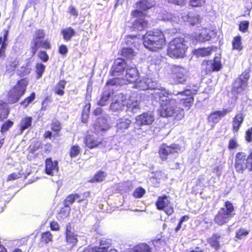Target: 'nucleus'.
Here are the masks:
<instances>
[{"mask_svg":"<svg viewBox=\"0 0 252 252\" xmlns=\"http://www.w3.org/2000/svg\"><path fill=\"white\" fill-rule=\"evenodd\" d=\"M153 94L160 102V107L158 110L160 116L166 118L172 117L178 121L182 120L185 116L184 109L179 105L182 104L189 110L193 102L191 91L189 90L179 93V96L177 98H172L171 94L162 88L155 89Z\"/></svg>","mask_w":252,"mask_h":252,"instance_id":"1","label":"nucleus"},{"mask_svg":"<svg viewBox=\"0 0 252 252\" xmlns=\"http://www.w3.org/2000/svg\"><path fill=\"white\" fill-rule=\"evenodd\" d=\"M143 45L152 51H158L165 44V38L163 32L158 30L149 31L143 36Z\"/></svg>","mask_w":252,"mask_h":252,"instance_id":"2","label":"nucleus"},{"mask_svg":"<svg viewBox=\"0 0 252 252\" xmlns=\"http://www.w3.org/2000/svg\"><path fill=\"white\" fill-rule=\"evenodd\" d=\"M139 102L134 96L126 98V96L123 94L115 95L111 100V110L117 111L122 109L125 106L135 112V110L139 109Z\"/></svg>","mask_w":252,"mask_h":252,"instance_id":"3","label":"nucleus"},{"mask_svg":"<svg viewBox=\"0 0 252 252\" xmlns=\"http://www.w3.org/2000/svg\"><path fill=\"white\" fill-rule=\"evenodd\" d=\"M28 84L29 80L27 78H23L18 80L16 85L8 92L7 94L8 103L13 104L18 102L25 94Z\"/></svg>","mask_w":252,"mask_h":252,"instance_id":"4","label":"nucleus"},{"mask_svg":"<svg viewBox=\"0 0 252 252\" xmlns=\"http://www.w3.org/2000/svg\"><path fill=\"white\" fill-rule=\"evenodd\" d=\"M46 34L43 29H39L35 30L32 40L31 47L32 55L34 56L39 48L50 50L52 48L50 42L48 39L44 40Z\"/></svg>","mask_w":252,"mask_h":252,"instance_id":"5","label":"nucleus"},{"mask_svg":"<svg viewBox=\"0 0 252 252\" xmlns=\"http://www.w3.org/2000/svg\"><path fill=\"white\" fill-rule=\"evenodd\" d=\"M188 48L185 40L182 38H176L169 45L167 53L172 58H183Z\"/></svg>","mask_w":252,"mask_h":252,"instance_id":"6","label":"nucleus"},{"mask_svg":"<svg viewBox=\"0 0 252 252\" xmlns=\"http://www.w3.org/2000/svg\"><path fill=\"white\" fill-rule=\"evenodd\" d=\"M234 167L240 173L247 169L252 171V152L249 156L243 152L237 153L235 157Z\"/></svg>","mask_w":252,"mask_h":252,"instance_id":"7","label":"nucleus"},{"mask_svg":"<svg viewBox=\"0 0 252 252\" xmlns=\"http://www.w3.org/2000/svg\"><path fill=\"white\" fill-rule=\"evenodd\" d=\"M234 207L231 203L226 201L225 207L221 208L215 216L214 221L220 225L227 223L229 219L233 216Z\"/></svg>","mask_w":252,"mask_h":252,"instance_id":"8","label":"nucleus"},{"mask_svg":"<svg viewBox=\"0 0 252 252\" xmlns=\"http://www.w3.org/2000/svg\"><path fill=\"white\" fill-rule=\"evenodd\" d=\"M137 71L136 68L133 66L129 67L127 66L125 73V76L122 79L116 78L111 79V86L114 85H123L127 83L135 82L137 80Z\"/></svg>","mask_w":252,"mask_h":252,"instance_id":"9","label":"nucleus"},{"mask_svg":"<svg viewBox=\"0 0 252 252\" xmlns=\"http://www.w3.org/2000/svg\"><path fill=\"white\" fill-rule=\"evenodd\" d=\"M250 70H246L233 83L232 91L236 94H241L247 88L250 78Z\"/></svg>","mask_w":252,"mask_h":252,"instance_id":"10","label":"nucleus"},{"mask_svg":"<svg viewBox=\"0 0 252 252\" xmlns=\"http://www.w3.org/2000/svg\"><path fill=\"white\" fill-rule=\"evenodd\" d=\"M188 71L181 66L174 65L171 68V77L176 83L183 84L188 79Z\"/></svg>","mask_w":252,"mask_h":252,"instance_id":"11","label":"nucleus"},{"mask_svg":"<svg viewBox=\"0 0 252 252\" xmlns=\"http://www.w3.org/2000/svg\"><path fill=\"white\" fill-rule=\"evenodd\" d=\"M180 151V147L177 144H171L167 146L165 144H162L159 147L158 154L162 160H166L168 157L177 154Z\"/></svg>","mask_w":252,"mask_h":252,"instance_id":"12","label":"nucleus"},{"mask_svg":"<svg viewBox=\"0 0 252 252\" xmlns=\"http://www.w3.org/2000/svg\"><path fill=\"white\" fill-rule=\"evenodd\" d=\"M50 128L51 131L47 130L43 134V138L52 140L56 139L61 136L60 132L62 129V125L59 120L52 121L50 124Z\"/></svg>","mask_w":252,"mask_h":252,"instance_id":"13","label":"nucleus"},{"mask_svg":"<svg viewBox=\"0 0 252 252\" xmlns=\"http://www.w3.org/2000/svg\"><path fill=\"white\" fill-rule=\"evenodd\" d=\"M156 206L158 209L163 210L167 215H171L174 212L173 207L170 204L168 197L166 195L158 198Z\"/></svg>","mask_w":252,"mask_h":252,"instance_id":"14","label":"nucleus"},{"mask_svg":"<svg viewBox=\"0 0 252 252\" xmlns=\"http://www.w3.org/2000/svg\"><path fill=\"white\" fill-rule=\"evenodd\" d=\"M59 162L52 158H47L45 160L44 172L47 175L53 176L59 171Z\"/></svg>","mask_w":252,"mask_h":252,"instance_id":"15","label":"nucleus"},{"mask_svg":"<svg viewBox=\"0 0 252 252\" xmlns=\"http://www.w3.org/2000/svg\"><path fill=\"white\" fill-rule=\"evenodd\" d=\"M155 3L154 2H149L148 0H139L136 4V9L133 11L132 14L134 17L143 16V12L152 7Z\"/></svg>","mask_w":252,"mask_h":252,"instance_id":"16","label":"nucleus"},{"mask_svg":"<svg viewBox=\"0 0 252 252\" xmlns=\"http://www.w3.org/2000/svg\"><path fill=\"white\" fill-rule=\"evenodd\" d=\"M65 235L66 244L69 248L72 249L76 246L78 240L77 235L71 231V225L70 223L66 224Z\"/></svg>","mask_w":252,"mask_h":252,"instance_id":"17","label":"nucleus"},{"mask_svg":"<svg viewBox=\"0 0 252 252\" xmlns=\"http://www.w3.org/2000/svg\"><path fill=\"white\" fill-rule=\"evenodd\" d=\"M135 124L139 126L150 125L154 121L155 118L153 113H144L137 116L136 118Z\"/></svg>","mask_w":252,"mask_h":252,"instance_id":"18","label":"nucleus"},{"mask_svg":"<svg viewBox=\"0 0 252 252\" xmlns=\"http://www.w3.org/2000/svg\"><path fill=\"white\" fill-rule=\"evenodd\" d=\"M232 109L228 108L222 110L216 111L211 113L208 118V121L214 124L218 123L221 118L224 117L227 113L230 112Z\"/></svg>","mask_w":252,"mask_h":252,"instance_id":"19","label":"nucleus"},{"mask_svg":"<svg viewBox=\"0 0 252 252\" xmlns=\"http://www.w3.org/2000/svg\"><path fill=\"white\" fill-rule=\"evenodd\" d=\"M94 132L105 131L109 129L107 119L104 117L98 118L97 121L93 125Z\"/></svg>","mask_w":252,"mask_h":252,"instance_id":"20","label":"nucleus"},{"mask_svg":"<svg viewBox=\"0 0 252 252\" xmlns=\"http://www.w3.org/2000/svg\"><path fill=\"white\" fill-rule=\"evenodd\" d=\"M101 143V140L99 139L95 138L93 135L90 134H87L84 139V143L90 149L96 148Z\"/></svg>","mask_w":252,"mask_h":252,"instance_id":"21","label":"nucleus"},{"mask_svg":"<svg viewBox=\"0 0 252 252\" xmlns=\"http://www.w3.org/2000/svg\"><path fill=\"white\" fill-rule=\"evenodd\" d=\"M134 87L141 90L147 89H154V86L152 81L149 78H143L142 80L137 82Z\"/></svg>","mask_w":252,"mask_h":252,"instance_id":"22","label":"nucleus"},{"mask_svg":"<svg viewBox=\"0 0 252 252\" xmlns=\"http://www.w3.org/2000/svg\"><path fill=\"white\" fill-rule=\"evenodd\" d=\"M184 21H188L191 25H195L199 24L201 22V19L198 15L193 14L189 13L187 15L182 17Z\"/></svg>","mask_w":252,"mask_h":252,"instance_id":"23","label":"nucleus"},{"mask_svg":"<svg viewBox=\"0 0 252 252\" xmlns=\"http://www.w3.org/2000/svg\"><path fill=\"white\" fill-rule=\"evenodd\" d=\"M126 63L123 59H118L116 60L113 66V73L111 75L116 76L115 73H120L125 68Z\"/></svg>","mask_w":252,"mask_h":252,"instance_id":"24","label":"nucleus"},{"mask_svg":"<svg viewBox=\"0 0 252 252\" xmlns=\"http://www.w3.org/2000/svg\"><path fill=\"white\" fill-rule=\"evenodd\" d=\"M61 32L63 39L66 41H70L76 35L75 30L71 27L62 29Z\"/></svg>","mask_w":252,"mask_h":252,"instance_id":"25","label":"nucleus"},{"mask_svg":"<svg viewBox=\"0 0 252 252\" xmlns=\"http://www.w3.org/2000/svg\"><path fill=\"white\" fill-rule=\"evenodd\" d=\"M243 121L244 116L242 113H238L235 116L232 122L233 130L234 132L238 131Z\"/></svg>","mask_w":252,"mask_h":252,"instance_id":"26","label":"nucleus"},{"mask_svg":"<svg viewBox=\"0 0 252 252\" xmlns=\"http://www.w3.org/2000/svg\"><path fill=\"white\" fill-rule=\"evenodd\" d=\"M195 38L197 41L204 42L209 40L211 36L206 29H202L199 32L196 33Z\"/></svg>","mask_w":252,"mask_h":252,"instance_id":"27","label":"nucleus"},{"mask_svg":"<svg viewBox=\"0 0 252 252\" xmlns=\"http://www.w3.org/2000/svg\"><path fill=\"white\" fill-rule=\"evenodd\" d=\"M66 84V82L65 80L62 79L59 80L53 89L55 94L59 96H63L64 94V90Z\"/></svg>","mask_w":252,"mask_h":252,"instance_id":"28","label":"nucleus"},{"mask_svg":"<svg viewBox=\"0 0 252 252\" xmlns=\"http://www.w3.org/2000/svg\"><path fill=\"white\" fill-rule=\"evenodd\" d=\"M70 211V207L64 206L57 213V219L60 221L63 220L69 216Z\"/></svg>","mask_w":252,"mask_h":252,"instance_id":"29","label":"nucleus"},{"mask_svg":"<svg viewBox=\"0 0 252 252\" xmlns=\"http://www.w3.org/2000/svg\"><path fill=\"white\" fill-rule=\"evenodd\" d=\"M32 117H26L22 119L20 124V133L32 126Z\"/></svg>","mask_w":252,"mask_h":252,"instance_id":"30","label":"nucleus"},{"mask_svg":"<svg viewBox=\"0 0 252 252\" xmlns=\"http://www.w3.org/2000/svg\"><path fill=\"white\" fill-rule=\"evenodd\" d=\"M10 112L9 109L5 102L0 100V121L6 119Z\"/></svg>","mask_w":252,"mask_h":252,"instance_id":"31","label":"nucleus"},{"mask_svg":"<svg viewBox=\"0 0 252 252\" xmlns=\"http://www.w3.org/2000/svg\"><path fill=\"white\" fill-rule=\"evenodd\" d=\"M91 103L88 102L83 106L81 113V121L83 123H86L89 116L91 110Z\"/></svg>","mask_w":252,"mask_h":252,"instance_id":"32","label":"nucleus"},{"mask_svg":"<svg viewBox=\"0 0 252 252\" xmlns=\"http://www.w3.org/2000/svg\"><path fill=\"white\" fill-rule=\"evenodd\" d=\"M106 175L107 174L104 171H98L93 177L89 179V182L93 183L102 182L105 180Z\"/></svg>","mask_w":252,"mask_h":252,"instance_id":"33","label":"nucleus"},{"mask_svg":"<svg viewBox=\"0 0 252 252\" xmlns=\"http://www.w3.org/2000/svg\"><path fill=\"white\" fill-rule=\"evenodd\" d=\"M36 94L34 92L31 93L29 96L25 98L20 102V104L23 106L24 109L28 108L30 104L32 103L35 99Z\"/></svg>","mask_w":252,"mask_h":252,"instance_id":"34","label":"nucleus"},{"mask_svg":"<svg viewBox=\"0 0 252 252\" xmlns=\"http://www.w3.org/2000/svg\"><path fill=\"white\" fill-rule=\"evenodd\" d=\"M136 54V53L131 48H123L121 51V55L130 60H132Z\"/></svg>","mask_w":252,"mask_h":252,"instance_id":"35","label":"nucleus"},{"mask_svg":"<svg viewBox=\"0 0 252 252\" xmlns=\"http://www.w3.org/2000/svg\"><path fill=\"white\" fill-rule=\"evenodd\" d=\"M110 96V92L109 90H105L102 93L100 98L97 102L99 106H104L106 104L107 101Z\"/></svg>","mask_w":252,"mask_h":252,"instance_id":"36","label":"nucleus"},{"mask_svg":"<svg viewBox=\"0 0 252 252\" xmlns=\"http://www.w3.org/2000/svg\"><path fill=\"white\" fill-rule=\"evenodd\" d=\"M131 124V121L128 119H121L117 124V128L118 130L123 131L128 128Z\"/></svg>","mask_w":252,"mask_h":252,"instance_id":"37","label":"nucleus"},{"mask_svg":"<svg viewBox=\"0 0 252 252\" xmlns=\"http://www.w3.org/2000/svg\"><path fill=\"white\" fill-rule=\"evenodd\" d=\"M75 200H77V202L79 203L82 202L84 201H87L88 202L87 198H89L91 195V191H87L82 194V197L81 195L77 193H73Z\"/></svg>","mask_w":252,"mask_h":252,"instance_id":"38","label":"nucleus"},{"mask_svg":"<svg viewBox=\"0 0 252 252\" xmlns=\"http://www.w3.org/2000/svg\"><path fill=\"white\" fill-rule=\"evenodd\" d=\"M220 238V236L218 234H214L211 238H210L208 241L212 247L215 250L219 249L220 247L219 242L218 240Z\"/></svg>","mask_w":252,"mask_h":252,"instance_id":"39","label":"nucleus"},{"mask_svg":"<svg viewBox=\"0 0 252 252\" xmlns=\"http://www.w3.org/2000/svg\"><path fill=\"white\" fill-rule=\"evenodd\" d=\"M46 66L41 63H37L35 65V72L37 78L42 77L45 72Z\"/></svg>","mask_w":252,"mask_h":252,"instance_id":"40","label":"nucleus"},{"mask_svg":"<svg viewBox=\"0 0 252 252\" xmlns=\"http://www.w3.org/2000/svg\"><path fill=\"white\" fill-rule=\"evenodd\" d=\"M53 241V235L49 231H47L44 232H42L41 234V238H40V242L48 244L49 242Z\"/></svg>","mask_w":252,"mask_h":252,"instance_id":"41","label":"nucleus"},{"mask_svg":"<svg viewBox=\"0 0 252 252\" xmlns=\"http://www.w3.org/2000/svg\"><path fill=\"white\" fill-rule=\"evenodd\" d=\"M232 49L233 50H237L241 51L243 49V46L241 42V37L240 35H238L233 39L232 40Z\"/></svg>","mask_w":252,"mask_h":252,"instance_id":"42","label":"nucleus"},{"mask_svg":"<svg viewBox=\"0 0 252 252\" xmlns=\"http://www.w3.org/2000/svg\"><path fill=\"white\" fill-rule=\"evenodd\" d=\"M41 147V142L38 140H34L29 145L28 151L29 153L34 154Z\"/></svg>","mask_w":252,"mask_h":252,"instance_id":"43","label":"nucleus"},{"mask_svg":"<svg viewBox=\"0 0 252 252\" xmlns=\"http://www.w3.org/2000/svg\"><path fill=\"white\" fill-rule=\"evenodd\" d=\"M81 152V148L78 145H72L71 146L69 154L71 158H74L78 156Z\"/></svg>","mask_w":252,"mask_h":252,"instance_id":"44","label":"nucleus"},{"mask_svg":"<svg viewBox=\"0 0 252 252\" xmlns=\"http://www.w3.org/2000/svg\"><path fill=\"white\" fill-rule=\"evenodd\" d=\"M147 22L142 18H140L135 20L133 27L134 28L137 29L139 31H142L145 28L147 27Z\"/></svg>","mask_w":252,"mask_h":252,"instance_id":"45","label":"nucleus"},{"mask_svg":"<svg viewBox=\"0 0 252 252\" xmlns=\"http://www.w3.org/2000/svg\"><path fill=\"white\" fill-rule=\"evenodd\" d=\"M213 49L212 47L199 49L196 51V54L198 56H207L212 54Z\"/></svg>","mask_w":252,"mask_h":252,"instance_id":"46","label":"nucleus"},{"mask_svg":"<svg viewBox=\"0 0 252 252\" xmlns=\"http://www.w3.org/2000/svg\"><path fill=\"white\" fill-rule=\"evenodd\" d=\"M210 64L212 66V71L219 70L221 67L220 59L219 57L215 58L214 61L212 62H210Z\"/></svg>","mask_w":252,"mask_h":252,"instance_id":"47","label":"nucleus"},{"mask_svg":"<svg viewBox=\"0 0 252 252\" xmlns=\"http://www.w3.org/2000/svg\"><path fill=\"white\" fill-rule=\"evenodd\" d=\"M133 252H151V250L147 244H141L134 247Z\"/></svg>","mask_w":252,"mask_h":252,"instance_id":"48","label":"nucleus"},{"mask_svg":"<svg viewBox=\"0 0 252 252\" xmlns=\"http://www.w3.org/2000/svg\"><path fill=\"white\" fill-rule=\"evenodd\" d=\"M75 201V198L73 193L68 194L63 201L64 206L70 207V205H72Z\"/></svg>","mask_w":252,"mask_h":252,"instance_id":"49","label":"nucleus"},{"mask_svg":"<svg viewBox=\"0 0 252 252\" xmlns=\"http://www.w3.org/2000/svg\"><path fill=\"white\" fill-rule=\"evenodd\" d=\"M14 123L10 120H8L5 122L1 126L0 132L3 133L6 132L12 126Z\"/></svg>","mask_w":252,"mask_h":252,"instance_id":"50","label":"nucleus"},{"mask_svg":"<svg viewBox=\"0 0 252 252\" xmlns=\"http://www.w3.org/2000/svg\"><path fill=\"white\" fill-rule=\"evenodd\" d=\"M9 34V30L8 29H4L3 30V36H0V46L3 43L4 44L5 47H7V41L8 40V36Z\"/></svg>","mask_w":252,"mask_h":252,"instance_id":"51","label":"nucleus"},{"mask_svg":"<svg viewBox=\"0 0 252 252\" xmlns=\"http://www.w3.org/2000/svg\"><path fill=\"white\" fill-rule=\"evenodd\" d=\"M38 58L43 62H47L49 59V55L44 50H40L37 55Z\"/></svg>","mask_w":252,"mask_h":252,"instance_id":"52","label":"nucleus"},{"mask_svg":"<svg viewBox=\"0 0 252 252\" xmlns=\"http://www.w3.org/2000/svg\"><path fill=\"white\" fill-rule=\"evenodd\" d=\"M23 175V173H20V172L12 173L8 176V177L6 179V181L9 182L11 181H14V180H17L18 179L21 178L22 177Z\"/></svg>","mask_w":252,"mask_h":252,"instance_id":"53","label":"nucleus"},{"mask_svg":"<svg viewBox=\"0 0 252 252\" xmlns=\"http://www.w3.org/2000/svg\"><path fill=\"white\" fill-rule=\"evenodd\" d=\"M18 63L19 62L16 60L10 62L6 66L7 71L11 72L15 70L18 65Z\"/></svg>","mask_w":252,"mask_h":252,"instance_id":"54","label":"nucleus"},{"mask_svg":"<svg viewBox=\"0 0 252 252\" xmlns=\"http://www.w3.org/2000/svg\"><path fill=\"white\" fill-rule=\"evenodd\" d=\"M31 70V69L27 66H22L21 67L20 70L18 73V75L21 77L27 75L30 73Z\"/></svg>","mask_w":252,"mask_h":252,"instance_id":"55","label":"nucleus"},{"mask_svg":"<svg viewBox=\"0 0 252 252\" xmlns=\"http://www.w3.org/2000/svg\"><path fill=\"white\" fill-rule=\"evenodd\" d=\"M145 193V190L142 188L136 189L134 191L133 195L135 198H141Z\"/></svg>","mask_w":252,"mask_h":252,"instance_id":"56","label":"nucleus"},{"mask_svg":"<svg viewBox=\"0 0 252 252\" xmlns=\"http://www.w3.org/2000/svg\"><path fill=\"white\" fill-rule=\"evenodd\" d=\"M249 26V22L247 21H244L240 22L239 24V30L243 32H245L247 31Z\"/></svg>","mask_w":252,"mask_h":252,"instance_id":"57","label":"nucleus"},{"mask_svg":"<svg viewBox=\"0 0 252 252\" xmlns=\"http://www.w3.org/2000/svg\"><path fill=\"white\" fill-rule=\"evenodd\" d=\"M205 1L206 0H190L189 3L193 7L202 6Z\"/></svg>","mask_w":252,"mask_h":252,"instance_id":"58","label":"nucleus"},{"mask_svg":"<svg viewBox=\"0 0 252 252\" xmlns=\"http://www.w3.org/2000/svg\"><path fill=\"white\" fill-rule=\"evenodd\" d=\"M68 12L70 15V16H73L74 18H76L78 16V12L77 11V9L74 6H69L68 7Z\"/></svg>","mask_w":252,"mask_h":252,"instance_id":"59","label":"nucleus"},{"mask_svg":"<svg viewBox=\"0 0 252 252\" xmlns=\"http://www.w3.org/2000/svg\"><path fill=\"white\" fill-rule=\"evenodd\" d=\"M239 145L235 138H232L229 140L228 144V148L229 149H236L238 147Z\"/></svg>","mask_w":252,"mask_h":252,"instance_id":"60","label":"nucleus"},{"mask_svg":"<svg viewBox=\"0 0 252 252\" xmlns=\"http://www.w3.org/2000/svg\"><path fill=\"white\" fill-rule=\"evenodd\" d=\"M50 227L52 231H58L60 229L59 224L55 220H53L50 222Z\"/></svg>","mask_w":252,"mask_h":252,"instance_id":"61","label":"nucleus"},{"mask_svg":"<svg viewBox=\"0 0 252 252\" xmlns=\"http://www.w3.org/2000/svg\"><path fill=\"white\" fill-rule=\"evenodd\" d=\"M58 52L63 56H65L68 52V49L66 45L62 44L59 46Z\"/></svg>","mask_w":252,"mask_h":252,"instance_id":"62","label":"nucleus"},{"mask_svg":"<svg viewBox=\"0 0 252 252\" xmlns=\"http://www.w3.org/2000/svg\"><path fill=\"white\" fill-rule=\"evenodd\" d=\"M93 252H109L108 247H95L93 248Z\"/></svg>","mask_w":252,"mask_h":252,"instance_id":"63","label":"nucleus"},{"mask_svg":"<svg viewBox=\"0 0 252 252\" xmlns=\"http://www.w3.org/2000/svg\"><path fill=\"white\" fill-rule=\"evenodd\" d=\"M248 232L245 229H240L236 234V237L241 239L243 236H246Z\"/></svg>","mask_w":252,"mask_h":252,"instance_id":"64","label":"nucleus"}]
</instances>
